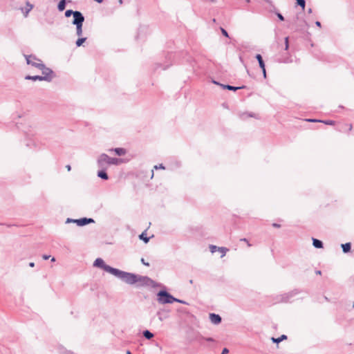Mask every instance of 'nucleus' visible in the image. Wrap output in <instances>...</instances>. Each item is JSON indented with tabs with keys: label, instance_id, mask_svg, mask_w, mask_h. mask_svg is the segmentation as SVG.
Masks as SVG:
<instances>
[{
	"label": "nucleus",
	"instance_id": "obj_1",
	"mask_svg": "<svg viewBox=\"0 0 354 354\" xmlns=\"http://www.w3.org/2000/svg\"><path fill=\"white\" fill-rule=\"evenodd\" d=\"M117 278L129 285L136 284V274L131 272H124L115 268L113 274Z\"/></svg>",
	"mask_w": 354,
	"mask_h": 354
},
{
	"label": "nucleus",
	"instance_id": "obj_2",
	"mask_svg": "<svg viewBox=\"0 0 354 354\" xmlns=\"http://www.w3.org/2000/svg\"><path fill=\"white\" fill-rule=\"evenodd\" d=\"M157 301L160 304L164 305L174 303L176 298L166 290H160L157 293Z\"/></svg>",
	"mask_w": 354,
	"mask_h": 354
},
{
	"label": "nucleus",
	"instance_id": "obj_3",
	"mask_svg": "<svg viewBox=\"0 0 354 354\" xmlns=\"http://www.w3.org/2000/svg\"><path fill=\"white\" fill-rule=\"evenodd\" d=\"M136 283H138V286H150L153 288L161 286L160 284L157 283L156 281H154L148 277L141 276L138 274H136Z\"/></svg>",
	"mask_w": 354,
	"mask_h": 354
},
{
	"label": "nucleus",
	"instance_id": "obj_4",
	"mask_svg": "<svg viewBox=\"0 0 354 354\" xmlns=\"http://www.w3.org/2000/svg\"><path fill=\"white\" fill-rule=\"evenodd\" d=\"M96 164L99 169H108L110 166L109 156L104 153L100 154L97 158Z\"/></svg>",
	"mask_w": 354,
	"mask_h": 354
},
{
	"label": "nucleus",
	"instance_id": "obj_5",
	"mask_svg": "<svg viewBox=\"0 0 354 354\" xmlns=\"http://www.w3.org/2000/svg\"><path fill=\"white\" fill-rule=\"evenodd\" d=\"M27 64L30 65L33 67H35L38 69L42 66V64H44L42 61L39 59H38L35 55H24Z\"/></svg>",
	"mask_w": 354,
	"mask_h": 354
},
{
	"label": "nucleus",
	"instance_id": "obj_6",
	"mask_svg": "<svg viewBox=\"0 0 354 354\" xmlns=\"http://www.w3.org/2000/svg\"><path fill=\"white\" fill-rule=\"evenodd\" d=\"M39 70L42 72V75L41 76L44 81L50 82L54 78V72L50 68L46 67L44 64H42V66H41Z\"/></svg>",
	"mask_w": 354,
	"mask_h": 354
},
{
	"label": "nucleus",
	"instance_id": "obj_7",
	"mask_svg": "<svg viewBox=\"0 0 354 354\" xmlns=\"http://www.w3.org/2000/svg\"><path fill=\"white\" fill-rule=\"evenodd\" d=\"M93 266L95 267L100 268L111 274H113V272L115 270L114 268H112L110 266L106 265L104 263V260L100 258H97L95 259V261H94Z\"/></svg>",
	"mask_w": 354,
	"mask_h": 354
},
{
	"label": "nucleus",
	"instance_id": "obj_8",
	"mask_svg": "<svg viewBox=\"0 0 354 354\" xmlns=\"http://www.w3.org/2000/svg\"><path fill=\"white\" fill-rule=\"evenodd\" d=\"M75 20H73L72 24L75 26L76 27V35L78 37H80L82 35V26L83 23L84 21V17L82 16L81 17H75Z\"/></svg>",
	"mask_w": 354,
	"mask_h": 354
},
{
	"label": "nucleus",
	"instance_id": "obj_9",
	"mask_svg": "<svg viewBox=\"0 0 354 354\" xmlns=\"http://www.w3.org/2000/svg\"><path fill=\"white\" fill-rule=\"evenodd\" d=\"M94 220L93 218H82L80 219H77L75 221V223H76L79 226H84L85 225L94 223Z\"/></svg>",
	"mask_w": 354,
	"mask_h": 354
},
{
	"label": "nucleus",
	"instance_id": "obj_10",
	"mask_svg": "<svg viewBox=\"0 0 354 354\" xmlns=\"http://www.w3.org/2000/svg\"><path fill=\"white\" fill-rule=\"evenodd\" d=\"M71 15H73V20H75V17H81L82 16H83L82 13L80 11H73L72 10H67L66 12H65V17H71Z\"/></svg>",
	"mask_w": 354,
	"mask_h": 354
},
{
	"label": "nucleus",
	"instance_id": "obj_11",
	"mask_svg": "<svg viewBox=\"0 0 354 354\" xmlns=\"http://www.w3.org/2000/svg\"><path fill=\"white\" fill-rule=\"evenodd\" d=\"M108 151L109 152H114L117 156H124L127 153V149L124 148H111L108 149Z\"/></svg>",
	"mask_w": 354,
	"mask_h": 354
},
{
	"label": "nucleus",
	"instance_id": "obj_12",
	"mask_svg": "<svg viewBox=\"0 0 354 354\" xmlns=\"http://www.w3.org/2000/svg\"><path fill=\"white\" fill-rule=\"evenodd\" d=\"M209 319L210 322L214 324H218L221 322V316L214 313L209 314Z\"/></svg>",
	"mask_w": 354,
	"mask_h": 354
},
{
	"label": "nucleus",
	"instance_id": "obj_13",
	"mask_svg": "<svg viewBox=\"0 0 354 354\" xmlns=\"http://www.w3.org/2000/svg\"><path fill=\"white\" fill-rule=\"evenodd\" d=\"M169 311L165 310V309H160L157 312V315L158 316V319L160 322H162L164 319L168 317Z\"/></svg>",
	"mask_w": 354,
	"mask_h": 354
},
{
	"label": "nucleus",
	"instance_id": "obj_14",
	"mask_svg": "<svg viewBox=\"0 0 354 354\" xmlns=\"http://www.w3.org/2000/svg\"><path fill=\"white\" fill-rule=\"evenodd\" d=\"M123 162H124V161L122 158L109 157L110 165H119Z\"/></svg>",
	"mask_w": 354,
	"mask_h": 354
},
{
	"label": "nucleus",
	"instance_id": "obj_15",
	"mask_svg": "<svg viewBox=\"0 0 354 354\" xmlns=\"http://www.w3.org/2000/svg\"><path fill=\"white\" fill-rule=\"evenodd\" d=\"M107 169H100V170L97 171V176L103 180H108L109 176L106 172Z\"/></svg>",
	"mask_w": 354,
	"mask_h": 354
},
{
	"label": "nucleus",
	"instance_id": "obj_16",
	"mask_svg": "<svg viewBox=\"0 0 354 354\" xmlns=\"http://www.w3.org/2000/svg\"><path fill=\"white\" fill-rule=\"evenodd\" d=\"M25 80H33V81H37V80H39V81H44L41 75H34V76H32V75H26L25 77Z\"/></svg>",
	"mask_w": 354,
	"mask_h": 354
},
{
	"label": "nucleus",
	"instance_id": "obj_17",
	"mask_svg": "<svg viewBox=\"0 0 354 354\" xmlns=\"http://www.w3.org/2000/svg\"><path fill=\"white\" fill-rule=\"evenodd\" d=\"M256 59H257L258 62H259V66L261 69H264V68L266 67L265 66V63L263 60V58H262V56L260 55V54H257L256 55Z\"/></svg>",
	"mask_w": 354,
	"mask_h": 354
},
{
	"label": "nucleus",
	"instance_id": "obj_18",
	"mask_svg": "<svg viewBox=\"0 0 354 354\" xmlns=\"http://www.w3.org/2000/svg\"><path fill=\"white\" fill-rule=\"evenodd\" d=\"M313 245L316 248H322L323 243L317 239H313Z\"/></svg>",
	"mask_w": 354,
	"mask_h": 354
},
{
	"label": "nucleus",
	"instance_id": "obj_19",
	"mask_svg": "<svg viewBox=\"0 0 354 354\" xmlns=\"http://www.w3.org/2000/svg\"><path fill=\"white\" fill-rule=\"evenodd\" d=\"M220 86L221 87H223V88H226L227 90L234 91L243 88V87H241V86H230V85H224V84H220Z\"/></svg>",
	"mask_w": 354,
	"mask_h": 354
},
{
	"label": "nucleus",
	"instance_id": "obj_20",
	"mask_svg": "<svg viewBox=\"0 0 354 354\" xmlns=\"http://www.w3.org/2000/svg\"><path fill=\"white\" fill-rule=\"evenodd\" d=\"M351 248V245L350 243L342 244V248L344 253H347V252H350Z\"/></svg>",
	"mask_w": 354,
	"mask_h": 354
},
{
	"label": "nucleus",
	"instance_id": "obj_21",
	"mask_svg": "<svg viewBox=\"0 0 354 354\" xmlns=\"http://www.w3.org/2000/svg\"><path fill=\"white\" fill-rule=\"evenodd\" d=\"M66 7V0H61L57 6V9L59 11H63Z\"/></svg>",
	"mask_w": 354,
	"mask_h": 354
},
{
	"label": "nucleus",
	"instance_id": "obj_22",
	"mask_svg": "<svg viewBox=\"0 0 354 354\" xmlns=\"http://www.w3.org/2000/svg\"><path fill=\"white\" fill-rule=\"evenodd\" d=\"M139 239L142 240L145 243H148L149 241V238L147 236L145 232H143L141 234H140Z\"/></svg>",
	"mask_w": 354,
	"mask_h": 354
},
{
	"label": "nucleus",
	"instance_id": "obj_23",
	"mask_svg": "<svg viewBox=\"0 0 354 354\" xmlns=\"http://www.w3.org/2000/svg\"><path fill=\"white\" fill-rule=\"evenodd\" d=\"M143 335L147 339H151L152 337H153V334L148 330H146L143 332Z\"/></svg>",
	"mask_w": 354,
	"mask_h": 354
},
{
	"label": "nucleus",
	"instance_id": "obj_24",
	"mask_svg": "<svg viewBox=\"0 0 354 354\" xmlns=\"http://www.w3.org/2000/svg\"><path fill=\"white\" fill-rule=\"evenodd\" d=\"M287 338V336L285 335H282L279 338H274V337H272V341L273 342H275V343H279L280 342H281L282 340L283 339H286Z\"/></svg>",
	"mask_w": 354,
	"mask_h": 354
},
{
	"label": "nucleus",
	"instance_id": "obj_25",
	"mask_svg": "<svg viewBox=\"0 0 354 354\" xmlns=\"http://www.w3.org/2000/svg\"><path fill=\"white\" fill-rule=\"evenodd\" d=\"M86 40V37H80L77 39V40L75 42V44L77 47H80L82 45V44Z\"/></svg>",
	"mask_w": 354,
	"mask_h": 354
},
{
	"label": "nucleus",
	"instance_id": "obj_26",
	"mask_svg": "<svg viewBox=\"0 0 354 354\" xmlns=\"http://www.w3.org/2000/svg\"><path fill=\"white\" fill-rule=\"evenodd\" d=\"M218 250L221 252V257H223L225 256L227 252L228 251V249L224 247H220L218 248Z\"/></svg>",
	"mask_w": 354,
	"mask_h": 354
},
{
	"label": "nucleus",
	"instance_id": "obj_27",
	"mask_svg": "<svg viewBox=\"0 0 354 354\" xmlns=\"http://www.w3.org/2000/svg\"><path fill=\"white\" fill-rule=\"evenodd\" d=\"M297 3L301 7L303 10L305 8L306 1L305 0H297Z\"/></svg>",
	"mask_w": 354,
	"mask_h": 354
},
{
	"label": "nucleus",
	"instance_id": "obj_28",
	"mask_svg": "<svg viewBox=\"0 0 354 354\" xmlns=\"http://www.w3.org/2000/svg\"><path fill=\"white\" fill-rule=\"evenodd\" d=\"M26 6H27V8H26V13H25V16H27L28 13V12L32 10V6L30 3H28V2H27Z\"/></svg>",
	"mask_w": 354,
	"mask_h": 354
},
{
	"label": "nucleus",
	"instance_id": "obj_29",
	"mask_svg": "<svg viewBox=\"0 0 354 354\" xmlns=\"http://www.w3.org/2000/svg\"><path fill=\"white\" fill-rule=\"evenodd\" d=\"M320 122H323L328 125H334L335 124V121H333V120H321Z\"/></svg>",
	"mask_w": 354,
	"mask_h": 354
},
{
	"label": "nucleus",
	"instance_id": "obj_30",
	"mask_svg": "<svg viewBox=\"0 0 354 354\" xmlns=\"http://www.w3.org/2000/svg\"><path fill=\"white\" fill-rule=\"evenodd\" d=\"M218 247H217V246H216V245H209V250H210V252H211L212 253L215 252L216 250H218Z\"/></svg>",
	"mask_w": 354,
	"mask_h": 354
},
{
	"label": "nucleus",
	"instance_id": "obj_31",
	"mask_svg": "<svg viewBox=\"0 0 354 354\" xmlns=\"http://www.w3.org/2000/svg\"><path fill=\"white\" fill-rule=\"evenodd\" d=\"M155 169H165V167L162 164L155 165L153 167Z\"/></svg>",
	"mask_w": 354,
	"mask_h": 354
},
{
	"label": "nucleus",
	"instance_id": "obj_32",
	"mask_svg": "<svg viewBox=\"0 0 354 354\" xmlns=\"http://www.w3.org/2000/svg\"><path fill=\"white\" fill-rule=\"evenodd\" d=\"M221 30L222 34H223L224 36H225V37H229L227 32L224 28H221Z\"/></svg>",
	"mask_w": 354,
	"mask_h": 354
},
{
	"label": "nucleus",
	"instance_id": "obj_33",
	"mask_svg": "<svg viewBox=\"0 0 354 354\" xmlns=\"http://www.w3.org/2000/svg\"><path fill=\"white\" fill-rule=\"evenodd\" d=\"M276 15H277V17L279 18V20H281V21H283L284 20V17H283V15L281 13L277 12Z\"/></svg>",
	"mask_w": 354,
	"mask_h": 354
},
{
	"label": "nucleus",
	"instance_id": "obj_34",
	"mask_svg": "<svg viewBox=\"0 0 354 354\" xmlns=\"http://www.w3.org/2000/svg\"><path fill=\"white\" fill-rule=\"evenodd\" d=\"M174 302H178V303L183 304H188L185 301H183V300H181V299H179L177 298H176V301H174Z\"/></svg>",
	"mask_w": 354,
	"mask_h": 354
},
{
	"label": "nucleus",
	"instance_id": "obj_35",
	"mask_svg": "<svg viewBox=\"0 0 354 354\" xmlns=\"http://www.w3.org/2000/svg\"><path fill=\"white\" fill-rule=\"evenodd\" d=\"M285 45H286L285 49L288 50V37L285 38Z\"/></svg>",
	"mask_w": 354,
	"mask_h": 354
},
{
	"label": "nucleus",
	"instance_id": "obj_36",
	"mask_svg": "<svg viewBox=\"0 0 354 354\" xmlns=\"http://www.w3.org/2000/svg\"><path fill=\"white\" fill-rule=\"evenodd\" d=\"M77 219H73V218H67L66 221V223H75V221H76Z\"/></svg>",
	"mask_w": 354,
	"mask_h": 354
},
{
	"label": "nucleus",
	"instance_id": "obj_37",
	"mask_svg": "<svg viewBox=\"0 0 354 354\" xmlns=\"http://www.w3.org/2000/svg\"><path fill=\"white\" fill-rule=\"evenodd\" d=\"M346 126L348 127V131H351L352 129H353V125L351 124H346Z\"/></svg>",
	"mask_w": 354,
	"mask_h": 354
},
{
	"label": "nucleus",
	"instance_id": "obj_38",
	"mask_svg": "<svg viewBox=\"0 0 354 354\" xmlns=\"http://www.w3.org/2000/svg\"><path fill=\"white\" fill-rule=\"evenodd\" d=\"M203 339H204L205 341H207V342H214V339L213 338H212V337H207V338H204V337H203Z\"/></svg>",
	"mask_w": 354,
	"mask_h": 354
},
{
	"label": "nucleus",
	"instance_id": "obj_39",
	"mask_svg": "<svg viewBox=\"0 0 354 354\" xmlns=\"http://www.w3.org/2000/svg\"><path fill=\"white\" fill-rule=\"evenodd\" d=\"M229 353V350L227 348H224L222 351L221 354H227Z\"/></svg>",
	"mask_w": 354,
	"mask_h": 354
},
{
	"label": "nucleus",
	"instance_id": "obj_40",
	"mask_svg": "<svg viewBox=\"0 0 354 354\" xmlns=\"http://www.w3.org/2000/svg\"><path fill=\"white\" fill-rule=\"evenodd\" d=\"M307 121L311 122H320L321 120H315V119H308V120H307Z\"/></svg>",
	"mask_w": 354,
	"mask_h": 354
},
{
	"label": "nucleus",
	"instance_id": "obj_41",
	"mask_svg": "<svg viewBox=\"0 0 354 354\" xmlns=\"http://www.w3.org/2000/svg\"><path fill=\"white\" fill-rule=\"evenodd\" d=\"M264 1H265L266 2H267L268 3H269V4H270V6L271 7H273V8H274V5H273V3H272V1H270V0H264Z\"/></svg>",
	"mask_w": 354,
	"mask_h": 354
},
{
	"label": "nucleus",
	"instance_id": "obj_42",
	"mask_svg": "<svg viewBox=\"0 0 354 354\" xmlns=\"http://www.w3.org/2000/svg\"><path fill=\"white\" fill-rule=\"evenodd\" d=\"M50 255H47V254H44L42 258L44 259V260H47L48 259H50Z\"/></svg>",
	"mask_w": 354,
	"mask_h": 354
},
{
	"label": "nucleus",
	"instance_id": "obj_43",
	"mask_svg": "<svg viewBox=\"0 0 354 354\" xmlns=\"http://www.w3.org/2000/svg\"><path fill=\"white\" fill-rule=\"evenodd\" d=\"M241 241H245V243H247L248 246H251V245L249 243V242L248 241V240L246 239H241Z\"/></svg>",
	"mask_w": 354,
	"mask_h": 354
},
{
	"label": "nucleus",
	"instance_id": "obj_44",
	"mask_svg": "<svg viewBox=\"0 0 354 354\" xmlns=\"http://www.w3.org/2000/svg\"><path fill=\"white\" fill-rule=\"evenodd\" d=\"M262 71H263V77H266V67L264 68V69H262Z\"/></svg>",
	"mask_w": 354,
	"mask_h": 354
},
{
	"label": "nucleus",
	"instance_id": "obj_45",
	"mask_svg": "<svg viewBox=\"0 0 354 354\" xmlns=\"http://www.w3.org/2000/svg\"><path fill=\"white\" fill-rule=\"evenodd\" d=\"M141 261H142V263L144 265L147 266H149V264L148 263H146V262L145 261V259H141Z\"/></svg>",
	"mask_w": 354,
	"mask_h": 354
},
{
	"label": "nucleus",
	"instance_id": "obj_46",
	"mask_svg": "<svg viewBox=\"0 0 354 354\" xmlns=\"http://www.w3.org/2000/svg\"><path fill=\"white\" fill-rule=\"evenodd\" d=\"M315 24H316V26H318V27H321V23H320L319 21H317L315 22Z\"/></svg>",
	"mask_w": 354,
	"mask_h": 354
},
{
	"label": "nucleus",
	"instance_id": "obj_47",
	"mask_svg": "<svg viewBox=\"0 0 354 354\" xmlns=\"http://www.w3.org/2000/svg\"><path fill=\"white\" fill-rule=\"evenodd\" d=\"M66 168L67 169L68 171H71V167L69 165H66Z\"/></svg>",
	"mask_w": 354,
	"mask_h": 354
},
{
	"label": "nucleus",
	"instance_id": "obj_48",
	"mask_svg": "<svg viewBox=\"0 0 354 354\" xmlns=\"http://www.w3.org/2000/svg\"><path fill=\"white\" fill-rule=\"evenodd\" d=\"M273 227H280V225L279 224H277V223H273Z\"/></svg>",
	"mask_w": 354,
	"mask_h": 354
},
{
	"label": "nucleus",
	"instance_id": "obj_49",
	"mask_svg": "<svg viewBox=\"0 0 354 354\" xmlns=\"http://www.w3.org/2000/svg\"><path fill=\"white\" fill-rule=\"evenodd\" d=\"M29 266L31 267V268H33L35 266V263L33 262H30L29 263Z\"/></svg>",
	"mask_w": 354,
	"mask_h": 354
},
{
	"label": "nucleus",
	"instance_id": "obj_50",
	"mask_svg": "<svg viewBox=\"0 0 354 354\" xmlns=\"http://www.w3.org/2000/svg\"><path fill=\"white\" fill-rule=\"evenodd\" d=\"M50 260H51L52 262H55V257H52Z\"/></svg>",
	"mask_w": 354,
	"mask_h": 354
},
{
	"label": "nucleus",
	"instance_id": "obj_51",
	"mask_svg": "<svg viewBox=\"0 0 354 354\" xmlns=\"http://www.w3.org/2000/svg\"><path fill=\"white\" fill-rule=\"evenodd\" d=\"M95 1H97V3H102L103 1V0H95Z\"/></svg>",
	"mask_w": 354,
	"mask_h": 354
},
{
	"label": "nucleus",
	"instance_id": "obj_52",
	"mask_svg": "<svg viewBox=\"0 0 354 354\" xmlns=\"http://www.w3.org/2000/svg\"><path fill=\"white\" fill-rule=\"evenodd\" d=\"M308 13H311L312 12V9L311 8H309L308 10Z\"/></svg>",
	"mask_w": 354,
	"mask_h": 354
},
{
	"label": "nucleus",
	"instance_id": "obj_53",
	"mask_svg": "<svg viewBox=\"0 0 354 354\" xmlns=\"http://www.w3.org/2000/svg\"><path fill=\"white\" fill-rule=\"evenodd\" d=\"M213 83H214V84H218V83L217 82H216V81H213ZM220 84H219V85H220Z\"/></svg>",
	"mask_w": 354,
	"mask_h": 354
},
{
	"label": "nucleus",
	"instance_id": "obj_54",
	"mask_svg": "<svg viewBox=\"0 0 354 354\" xmlns=\"http://www.w3.org/2000/svg\"><path fill=\"white\" fill-rule=\"evenodd\" d=\"M127 354H132V353H131V351H127Z\"/></svg>",
	"mask_w": 354,
	"mask_h": 354
},
{
	"label": "nucleus",
	"instance_id": "obj_55",
	"mask_svg": "<svg viewBox=\"0 0 354 354\" xmlns=\"http://www.w3.org/2000/svg\"><path fill=\"white\" fill-rule=\"evenodd\" d=\"M64 354H73V353H71V352H66V353H64Z\"/></svg>",
	"mask_w": 354,
	"mask_h": 354
},
{
	"label": "nucleus",
	"instance_id": "obj_56",
	"mask_svg": "<svg viewBox=\"0 0 354 354\" xmlns=\"http://www.w3.org/2000/svg\"><path fill=\"white\" fill-rule=\"evenodd\" d=\"M119 3H120V4H121V3H122V0H120V1H119Z\"/></svg>",
	"mask_w": 354,
	"mask_h": 354
},
{
	"label": "nucleus",
	"instance_id": "obj_57",
	"mask_svg": "<svg viewBox=\"0 0 354 354\" xmlns=\"http://www.w3.org/2000/svg\"><path fill=\"white\" fill-rule=\"evenodd\" d=\"M153 176V171H152L151 178Z\"/></svg>",
	"mask_w": 354,
	"mask_h": 354
},
{
	"label": "nucleus",
	"instance_id": "obj_58",
	"mask_svg": "<svg viewBox=\"0 0 354 354\" xmlns=\"http://www.w3.org/2000/svg\"><path fill=\"white\" fill-rule=\"evenodd\" d=\"M247 2H250V0H246Z\"/></svg>",
	"mask_w": 354,
	"mask_h": 354
},
{
	"label": "nucleus",
	"instance_id": "obj_59",
	"mask_svg": "<svg viewBox=\"0 0 354 354\" xmlns=\"http://www.w3.org/2000/svg\"><path fill=\"white\" fill-rule=\"evenodd\" d=\"M353 307L354 308V301H353Z\"/></svg>",
	"mask_w": 354,
	"mask_h": 354
}]
</instances>
